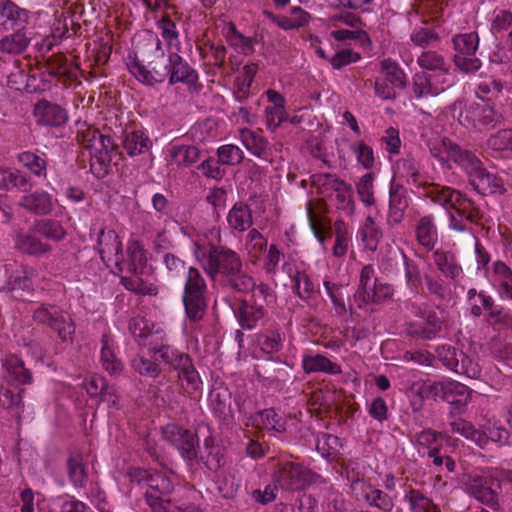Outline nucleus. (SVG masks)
Listing matches in <instances>:
<instances>
[{
  "instance_id": "51",
  "label": "nucleus",
  "mask_w": 512,
  "mask_h": 512,
  "mask_svg": "<svg viewBox=\"0 0 512 512\" xmlns=\"http://www.w3.org/2000/svg\"><path fill=\"white\" fill-rule=\"evenodd\" d=\"M23 392L24 389H20L16 393L10 389H5L0 394V405L5 409L11 410L17 418H20V415L24 410V404L22 401Z\"/></svg>"
},
{
  "instance_id": "50",
  "label": "nucleus",
  "mask_w": 512,
  "mask_h": 512,
  "mask_svg": "<svg viewBox=\"0 0 512 512\" xmlns=\"http://www.w3.org/2000/svg\"><path fill=\"white\" fill-rule=\"evenodd\" d=\"M382 71L385 74L386 81L393 87L403 89L406 87V76L403 70L390 59L381 62Z\"/></svg>"
},
{
  "instance_id": "16",
  "label": "nucleus",
  "mask_w": 512,
  "mask_h": 512,
  "mask_svg": "<svg viewBox=\"0 0 512 512\" xmlns=\"http://www.w3.org/2000/svg\"><path fill=\"white\" fill-rule=\"evenodd\" d=\"M167 79L169 85L183 83L196 92H198L202 87L198 83L197 71L177 53H171V62Z\"/></svg>"
},
{
  "instance_id": "29",
  "label": "nucleus",
  "mask_w": 512,
  "mask_h": 512,
  "mask_svg": "<svg viewBox=\"0 0 512 512\" xmlns=\"http://www.w3.org/2000/svg\"><path fill=\"white\" fill-rule=\"evenodd\" d=\"M235 314L242 329L252 330L263 319L265 310L261 308V303L253 305L247 300H242Z\"/></svg>"
},
{
  "instance_id": "60",
  "label": "nucleus",
  "mask_w": 512,
  "mask_h": 512,
  "mask_svg": "<svg viewBox=\"0 0 512 512\" xmlns=\"http://www.w3.org/2000/svg\"><path fill=\"white\" fill-rule=\"evenodd\" d=\"M365 500L370 506L377 507L384 512H390L394 507L392 498L387 493L378 489L366 493Z\"/></svg>"
},
{
  "instance_id": "21",
  "label": "nucleus",
  "mask_w": 512,
  "mask_h": 512,
  "mask_svg": "<svg viewBox=\"0 0 512 512\" xmlns=\"http://www.w3.org/2000/svg\"><path fill=\"white\" fill-rule=\"evenodd\" d=\"M408 205L406 190L399 185L391 186L386 220L387 225L390 227L399 225L403 221Z\"/></svg>"
},
{
  "instance_id": "33",
  "label": "nucleus",
  "mask_w": 512,
  "mask_h": 512,
  "mask_svg": "<svg viewBox=\"0 0 512 512\" xmlns=\"http://www.w3.org/2000/svg\"><path fill=\"white\" fill-rule=\"evenodd\" d=\"M434 263L441 273L452 280L462 274V267L458 264L455 255L450 251H435L433 253Z\"/></svg>"
},
{
  "instance_id": "56",
  "label": "nucleus",
  "mask_w": 512,
  "mask_h": 512,
  "mask_svg": "<svg viewBox=\"0 0 512 512\" xmlns=\"http://www.w3.org/2000/svg\"><path fill=\"white\" fill-rule=\"evenodd\" d=\"M131 366L135 372L144 377L156 378L161 372V369L155 361L146 359L140 355H137L132 359Z\"/></svg>"
},
{
  "instance_id": "48",
  "label": "nucleus",
  "mask_w": 512,
  "mask_h": 512,
  "mask_svg": "<svg viewBox=\"0 0 512 512\" xmlns=\"http://www.w3.org/2000/svg\"><path fill=\"white\" fill-rule=\"evenodd\" d=\"M418 64L423 69L433 71L434 73H441V75L448 74L449 71L444 58L433 51L422 53L418 58Z\"/></svg>"
},
{
  "instance_id": "49",
  "label": "nucleus",
  "mask_w": 512,
  "mask_h": 512,
  "mask_svg": "<svg viewBox=\"0 0 512 512\" xmlns=\"http://www.w3.org/2000/svg\"><path fill=\"white\" fill-rule=\"evenodd\" d=\"M101 361L104 369L111 374H118L122 370V363L115 356L109 344V336L103 334L101 338Z\"/></svg>"
},
{
  "instance_id": "61",
  "label": "nucleus",
  "mask_w": 512,
  "mask_h": 512,
  "mask_svg": "<svg viewBox=\"0 0 512 512\" xmlns=\"http://www.w3.org/2000/svg\"><path fill=\"white\" fill-rule=\"evenodd\" d=\"M260 417L263 425L267 429H272L278 433H284L286 431V421L272 408L265 409L260 412Z\"/></svg>"
},
{
  "instance_id": "20",
  "label": "nucleus",
  "mask_w": 512,
  "mask_h": 512,
  "mask_svg": "<svg viewBox=\"0 0 512 512\" xmlns=\"http://www.w3.org/2000/svg\"><path fill=\"white\" fill-rule=\"evenodd\" d=\"M422 319V323L409 325L408 335L422 340L434 339L442 330L443 320L436 313L427 311L422 313Z\"/></svg>"
},
{
  "instance_id": "1",
  "label": "nucleus",
  "mask_w": 512,
  "mask_h": 512,
  "mask_svg": "<svg viewBox=\"0 0 512 512\" xmlns=\"http://www.w3.org/2000/svg\"><path fill=\"white\" fill-rule=\"evenodd\" d=\"M195 256L206 275L223 289L236 293H248L255 281L244 269L241 256L225 245L195 243Z\"/></svg>"
},
{
  "instance_id": "64",
  "label": "nucleus",
  "mask_w": 512,
  "mask_h": 512,
  "mask_svg": "<svg viewBox=\"0 0 512 512\" xmlns=\"http://www.w3.org/2000/svg\"><path fill=\"white\" fill-rule=\"evenodd\" d=\"M286 117L284 105H271L265 109L266 125L271 131H275Z\"/></svg>"
},
{
  "instance_id": "17",
  "label": "nucleus",
  "mask_w": 512,
  "mask_h": 512,
  "mask_svg": "<svg viewBox=\"0 0 512 512\" xmlns=\"http://www.w3.org/2000/svg\"><path fill=\"white\" fill-rule=\"evenodd\" d=\"M33 283L28 273L20 268L13 271L0 287V292L16 300L25 301L32 294Z\"/></svg>"
},
{
  "instance_id": "55",
  "label": "nucleus",
  "mask_w": 512,
  "mask_h": 512,
  "mask_svg": "<svg viewBox=\"0 0 512 512\" xmlns=\"http://www.w3.org/2000/svg\"><path fill=\"white\" fill-rule=\"evenodd\" d=\"M340 446V439L337 436L328 433H320L317 436L316 449L324 457L336 455Z\"/></svg>"
},
{
  "instance_id": "15",
  "label": "nucleus",
  "mask_w": 512,
  "mask_h": 512,
  "mask_svg": "<svg viewBox=\"0 0 512 512\" xmlns=\"http://www.w3.org/2000/svg\"><path fill=\"white\" fill-rule=\"evenodd\" d=\"M33 115L38 125L55 128L63 127L69 119L64 107L46 99H41L34 104Z\"/></svg>"
},
{
  "instance_id": "14",
  "label": "nucleus",
  "mask_w": 512,
  "mask_h": 512,
  "mask_svg": "<svg viewBox=\"0 0 512 512\" xmlns=\"http://www.w3.org/2000/svg\"><path fill=\"white\" fill-rule=\"evenodd\" d=\"M97 244L101 260L106 266L114 264L120 271H123V266L126 263L122 252V243L117 233L114 230L102 229L99 232Z\"/></svg>"
},
{
  "instance_id": "39",
  "label": "nucleus",
  "mask_w": 512,
  "mask_h": 512,
  "mask_svg": "<svg viewBox=\"0 0 512 512\" xmlns=\"http://www.w3.org/2000/svg\"><path fill=\"white\" fill-rule=\"evenodd\" d=\"M469 490L471 495L482 504L490 507H494L498 504L497 493L491 485L488 484L486 479L481 477L474 479Z\"/></svg>"
},
{
  "instance_id": "8",
  "label": "nucleus",
  "mask_w": 512,
  "mask_h": 512,
  "mask_svg": "<svg viewBox=\"0 0 512 512\" xmlns=\"http://www.w3.org/2000/svg\"><path fill=\"white\" fill-rule=\"evenodd\" d=\"M33 319L39 324H44L57 332L63 342H73L75 324L68 313L61 308L43 304L33 313Z\"/></svg>"
},
{
  "instance_id": "63",
  "label": "nucleus",
  "mask_w": 512,
  "mask_h": 512,
  "mask_svg": "<svg viewBox=\"0 0 512 512\" xmlns=\"http://www.w3.org/2000/svg\"><path fill=\"white\" fill-rule=\"evenodd\" d=\"M351 186L346 184L344 181L336 190V198L338 200V209L344 210L348 214L354 212V201L352 198Z\"/></svg>"
},
{
  "instance_id": "23",
  "label": "nucleus",
  "mask_w": 512,
  "mask_h": 512,
  "mask_svg": "<svg viewBox=\"0 0 512 512\" xmlns=\"http://www.w3.org/2000/svg\"><path fill=\"white\" fill-rule=\"evenodd\" d=\"M28 11L10 0L0 1V27L8 30L24 28L28 21Z\"/></svg>"
},
{
  "instance_id": "42",
  "label": "nucleus",
  "mask_w": 512,
  "mask_h": 512,
  "mask_svg": "<svg viewBox=\"0 0 512 512\" xmlns=\"http://www.w3.org/2000/svg\"><path fill=\"white\" fill-rule=\"evenodd\" d=\"M151 145V140L142 131L130 132L126 134L123 140V147L130 156H136L147 152Z\"/></svg>"
},
{
  "instance_id": "31",
  "label": "nucleus",
  "mask_w": 512,
  "mask_h": 512,
  "mask_svg": "<svg viewBox=\"0 0 512 512\" xmlns=\"http://www.w3.org/2000/svg\"><path fill=\"white\" fill-rule=\"evenodd\" d=\"M48 73L59 79L76 80L79 68L71 62H68L63 55H53L47 62Z\"/></svg>"
},
{
  "instance_id": "9",
  "label": "nucleus",
  "mask_w": 512,
  "mask_h": 512,
  "mask_svg": "<svg viewBox=\"0 0 512 512\" xmlns=\"http://www.w3.org/2000/svg\"><path fill=\"white\" fill-rule=\"evenodd\" d=\"M145 492V500L152 512H170L171 501L167 498L174 490L171 478L161 471H151Z\"/></svg>"
},
{
  "instance_id": "24",
  "label": "nucleus",
  "mask_w": 512,
  "mask_h": 512,
  "mask_svg": "<svg viewBox=\"0 0 512 512\" xmlns=\"http://www.w3.org/2000/svg\"><path fill=\"white\" fill-rule=\"evenodd\" d=\"M306 211L310 227L315 237L321 244H324L327 238H331L332 227L330 220L325 217L321 211V203H318L317 207H315L312 202H308Z\"/></svg>"
},
{
  "instance_id": "47",
  "label": "nucleus",
  "mask_w": 512,
  "mask_h": 512,
  "mask_svg": "<svg viewBox=\"0 0 512 512\" xmlns=\"http://www.w3.org/2000/svg\"><path fill=\"white\" fill-rule=\"evenodd\" d=\"M413 91L415 96L420 98L428 94L437 95L440 91H444V88L435 85L432 75L421 72L413 77Z\"/></svg>"
},
{
  "instance_id": "25",
  "label": "nucleus",
  "mask_w": 512,
  "mask_h": 512,
  "mask_svg": "<svg viewBox=\"0 0 512 512\" xmlns=\"http://www.w3.org/2000/svg\"><path fill=\"white\" fill-rule=\"evenodd\" d=\"M129 330L139 345L148 347L152 351V347L158 346L156 339L158 331H153V325L144 317H134L129 323Z\"/></svg>"
},
{
  "instance_id": "32",
  "label": "nucleus",
  "mask_w": 512,
  "mask_h": 512,
  "mask_svg": "<svg viewBox=\"0 0 512 512\" xmlns=\"http://www.w3.org/2000/svg\"><path fill=\"white\" fill-rule=\"evenodd\" d=\"M4 366L9 381L17 384H30L32 382V372L25 366L23 360L16 355L8 357Z\"/></svg>"
},
{
  "instance_id": "27",
  "label": "nucleus",
  "mask_w": 512,
  "mask_h": 512,
  "mask_svg": "<svg viewBox=\"0 0 512 512\" xmlns=\"http://www.w3.org/2000/svg\"><path fill=\"white\" fill-rule=\"evenodd\" d=\"M227 223L232 230L244 232L253 224L252 210L242 201L236 202L227 215Z\"/></svg>"
},
{
  "instance_id": "30",
  "label": "nucleus",
  "mask_w": 512,
  "mask_h": 512,
  "mask_svg": "<svg viewBox=\"0 0 512 512\" xmlns=\"http://www.w3.org/2000/svg\"><path fill=\"white\" fill-rule=\"evenodd\" d=\"M444 145L448 149V157H450V159H452L456 164L464 168L468 175H470V172H473L482 164L474 153L461 148L457 143L446 142Z\"/></svg>"
},
{
  "instance_id": "4",
  "label": "nucleus",
  "mask_w": 512,
  "mask_h": 512,
  "mask_svg": "<svg viewBox=\"0 0 512 512\" xmlns=\"http://www.w3.org/2000/svg\"><path fill=\"white\" fill-rule=\"evenodd\" d=\"M152 351L170 368L178 371V379L185 393L192 395L201 390L202 381L189 354L168 345L154 346Z\"/></svg>"
},
{
  "instance_id": "2",
  "label": "nucleus",
  "mask_w": 512,
  "mask_h": 512,
  "mask_svg": "<svg viewBox=\"0 0 512 512\" xmlns=\"http://www.w3.org/2000/svg\"><path fill=\"white\" fill-rule=\"evenodd\" d=\"M171 53L166 54L159 38L154 37L147 44V53L142 60L134 58L127 66L130 72L142 83L154 85L163 83L169 75Z\"/></svg>"
},
{
  "instance_id": "62",
  "label": "nucleus",
  "mask_w": 512,
  "mask_h": 512,
  "mask_svg": "<svg viewBox=\"0 0 512 512\" xmlns=\"http://www.w3.org/2000/svg\"><path fill=\"white\" fill-rule=\"evenodd\" d=\"M293 282V289L300 298L308 299L311 296L314 286L305 272L296 271Z\"/></svg>"
},
{
  "instance_id": "5",
  "label": "nucleus",
  "mask_w": 512,
  "mask_h": 512,
  "mask_svg": "<svg viewBox=\"0 0 512 512\" xmlns=\"http://www.w3.org/2000/svg\"><path fill=\"white\" fill-rule=\"evenodd\" d=\"M152 351L170 368L178 371V379L185 393L192 395L201 390L202 381L189 354L168 345L154 346Z\"/></svg>"
},
{
  "instance_id": "18",
  "label": "nucleus",
  "mask_w": 512,
  "mask_h": 512,
  "mask_svg": "<svg viewBox=\"0 0 512 512\" xmlns=\"http://www.w3.org/2000/svg\"><path fill=\"white\" fill-rule=\"evenodd\" d=\"M469 183L482 195L500 193L505 191L503 179L489 172L482 164L473 172H470Z\"/></svg>"
},
{
  "instance_id": "45",
  "label": "nucleus",
  "mask_w": 512,
  "mask_h": 512,
  "mask_svg": "<svg viewBox=\"0 0 512 512\" xmlns=\"http://www.w3.org/2000/svg\"><path fill=\"white\" fill-rule=\"evenodd\" d=\"M303 369L307 373L326 372L329 374H338L340 367L323 355L306 356L303 359Z\"/></svg>"
},
{
  "instance_id": "44",
  "label": "nucleus",
  "mask_w": 512,
  "mask_h": 512,
  "mask_svg": "<svg viewBox=\"0 0 512 512\" xmlns=\"http://www.w3.org/2000/svg\"><path fill=\"white\" fill-rule=\"evenodd\" d=\"M200 150L194 145L173 144L170 156L177 165L191 166L200 157Z\"/></svg>"
},
{
  "instance_id": "58",
  "label": "nucleus",
  "mask_w": 512,
  "mask_h": 512,
  "mask_svg": "<svg viewBox=\"0 0 512 512\" xmlns=\"http://www.w3.org/2000/svg\"><path fill=\"white\" fill-rule=\"evenodd\" d=\"M217 155L221 164L231 166L241 163L244 158L242 150L233 144L219 147L217 150Z\"/></svg>"
},
{
  "instance_id": "28",
  "label": "nucleus",
  "mask_w": 512,
  "mask_h": 512,
  "mask_svg": "<svg viewBox=\"0 0 512 512\" xmlns=\"http://www.w3.org/2000/svg\"><path fill=\"white\" fill-rule=\"evenodd\" d=\"M241 138L244 146L255 156L267 161H271L272 152L269 142L255 131L244 129L241 132Z\"/></svg>"
},
{
  "instance_id": "7",
  "label": "nucleus",
  "mask_w": 512,
  "mask_h": 512,
  "mask_svg": "<svg viewBox=\"0 0 512 512\" xmlns=\"http://www.w3.org/2000/svg\"><path fill=\"white\" fill-rule=\"evenodd\" d=\"M277 485L287 491L303 490L309 485L323 483L322 477L299 463L285 462L273 474Z\"/></svg>"
},
{
  "instance_id": "40",
  "label": "nucleus",
  "mask_w": 512,
  "mask_h": 512,
  "mask_svg": "<svg viewBox=\"0 0 512 512\" xmlns=\"http://www.w3.org/2000/svg\"><path fill=\"white\" fill-rule=\"evenodd\" d=\"M67 473L70 482L75 488H84L87 482V473L79 453H71L67 459Z\"/></svg>"
},
{
  "instance_id": "22",
  "label": "nucleus",
  "mask_w": 512,
  "mask_h": 512,
  "mask_svg": "<svg viewBox=\"0 0 512 512\" xmlns=\"http://www.w3.org/2000/svg\"><path fill=\"white\" fill-rule=\"evenodd\" d=\"M206 468L212 472H217L225 464L224 449L215 444L213 436L205 438L203 448L199 447L198 459Z\"/></svg>"
},
{
  "instance_id": "53",
  "label": "nucleus",
  "mask_w": 512,
  "mask_h": 512,
  "mask_svg": "<svg viewBox=\"0 0 512 512\" xmlns=\"http://www.w3.org/2000/svg\"><path fill=\"white\" fill-rule=\"evenodd\" d=\"M458 121L466 128L480 129L481 125V108L480 104L473 103L465 107L460 112Z\"/></svg>"
},
{
  "instance_id": "34",
  "label": "nucleus",
  "mask_w": 512,
  "mask_h": 512,
  "mask_svg": "<svg viewBox=\"0 0 512 512\" xmlns=\"http://www.w3.org/2000/svg\"><path fill=\"white\" fill-rule=\"evenodd\" d=\"M416 237L420 245L433 250L438 239L436 226L432 216H423L416 225Z\"/></svg>"
},
{
  "instance_id": "12",
  "label": "nucleus",
  "mask_w": 512,
  "mask_h": 512,
  "mask_svg": "<svg viewBox=\"0 0 512 512\" xmlns=\"http://www.w3.org/2000/svg\"><path fill=\"white\" fill-rule=\"evenodd\" d=\"M423 390L427 397L441 399L461 410L471 398L470 389L457 381H438L428 384Z\"/></svg>"
},
{
  "instance_id": "46",
  "label": "nucleus",
  "mask_w": 512,
  "mask_h": 512,
  "mask_svg": "<svg viewBox=\"0 0 512 512\" xmlns=\"http://www.w3.org/2000/svg\"><path fill=\"white\" fill-rule=\"evenodd\" d=\"M311 184L322 195H330L332 192L342 185L343 180L331 173H316L310 177Z\"/></svg>"
},
{
  "instance_id": "41",
  "label": "nucleus",
  "mask_w": 512,
  "mask_h": 512,
  "mask_svg": "<svg viewBox=\"0 0 512 512\" xmlns=\"http://www.w3.org/2000/svg\"><path fill=\"white\" fill-rule=\"evenodd\" d=\"M359 233L365 248L370 251H376L383 237V232L382 229L375 223L373 217H366Z\"/></svg>"
},
{
  "instance_id": "36",
  "label": "nucleus",
  "mask_w": 512,
  "mask_h": 512,
  "mask_svg": "<svg viewBox=\"0 0 512 512\" xmlns=\"http://www.w3.org/2000/svg\"><path fill=\"white\" fill-rule=\"evenodd\" d=\"M12 188L27 192L31 188V184L20 171L0 167V189L10 190Z\"/></svg>"
},
{
  "instance_id": "11",
  "label": "nucleus",
  "mask_w": 512,
  "mask_h": 512,
  "mask_svg": "<svg viewBox=\"0 0 512 512\" xmlns=\"http://www.w3.org/2000/svg\"><path fill=\"white\" fill-rule=\"evenodd\" d=\"M162 435L185 461L193 462L198 459L199 440L196 433L177 424H167L162 428Z\"/></svg>"
},
{
  "instance_id": "43",
  "label": "nucleus",
  "mask_w": 512,
  "mask_h": 512,
  "mask_svg": "<svg viewBox=\"0 0 512 512\" xmlns=\"http://www.w3.org/2000/svg\"><path fill=\"white\" fill-rule=\"evenodd\" d=\"M32 231L56 242L63 240L66 236V230L62 224L53 219L37 220Z\"/></svg>"
},
{
  "instance_id": "37",
  "label": "nucleus",
  "mask_w": 512,
  "mask_h": 512,
  "mask_svg": "<svg viewBox=\"0 0 512 512\" xmlns=\"http://www.w3.org/2000/svg\"><path fill=\"white\" fill-rule=\"evenodd\" d=\"M29 44V38L24 28H18L14 33L3 37L0 40V52L7 54H20Z\"/></svg>"
},
{
  "instance_id": "35",
  "label": "nucleus",
  "mask_w": 512,
  "mask_h": 512,
  "mask_svg": "<svg viewBox=\"0 0 512 512\" xmlns=\"http://www.w3.org/2000/svg\"><path fill=\"white\" fill-rule=\"evenodd\" d=\"M15 247L28 255L38 256L51 251V246L43 243L39 238L30 233H18L15 239Z\"/></svg>"
},
{
  "instance_id": "54",
  "label": "nucleus",
  "mask_w": 512,
  "mask_h": 512,
  "mask_svg": "<svg viewBox=\"0 0 512 512\" xmlns=\"http://www.w3.org/2000/svg\"><path fill=\"white\" fill-rule=\"evenodd\" d=\"M18 160L23 164V166L27 167L36 176L46 175L47 162L44 158L32 152L26 151L18 155Z\"/></svg>"
},
{
  "instance_id": "13",
  "label": "nucleus",
  "mask_w": 512,
  "mask_h": 512,
  "mask_svg": "<svg viewBox=\"0 0 512 512\" xmlns=\"http://www.w3.org/2000/svg\"><path fill=\"white\" fill-rule=\"evenodd\" d=\"M479 38L477 33L456 35L453 38L456 54L455 65L463 72L474 73L481 67V61L475 57Z\"/></svg>"
},
{
  "instance_id": "26",
  "label": "nucleus",
  "mask_w": 512,
  "mask_h": 512,
  "mask_svg": "<svg viewBox=\"0 0 512 512\" xmlns=\"http://www.w3.org/2000/svg\"><path fill=\"white\" fill-rule=\"evenodd\" d=\"M432 200L444 207L455 209L461 217L465 216L470 222L474 221L472 213L466 214L464 209L457 208V205H463L465 201H468L459 191L450 187H443L433 193Z\"/></svg>"
},
{
  "instance_id": "38",
  "label": "nucleus",
  "mask_w": 512,
  "mask_h": 512,
  "mask_svg": "<svg viewBox=\"0 0 512 512\" xmlns=\"http://www.w3.org/2000/svg\"><path fill=\"white\" fill-rule=\"evenodd\" d=\"M128 263L127 270L133 275L142 274L147 264L146 251L142 248L139 241L129 242L127 247Z\"/></svg>"
},
{
  "instance_id": "19",
  "label": "nucleus",
  "mask_w": 512,
  "mask_h": 512,
  "mask_svg": "<svg viewBox=\"0 0 512 512\" xmlns=\"http://www.w3.org/2000/svg\"><path fill=\"white\" fill-rule=\"evenodd\" d=\"M25 193L20 198L18 205L27 212L37 216H46L54 210V199L50 193L44 190Z\"/></svg>"
},
{
  "instance_id": "10",
  "label": "nucleus",
  "mask_w": 512,
  "mask_h": 512,
  "mask_svg": "<svg viewBox=\"0 0 512 512\" xmlns=\"http://www.w3.org/2000/svg\"><path fill=\"white\" fill-rule=\"evenodd\" d=\"M436 354L447 369L470 379L481 377V366L463 351L450 345H442L436 349Z\"/></svg>"
},
{
  "instance_id": "59",
  "label": "nucleus",
  "mask_w": 512,
  "mask_h": 512,
  "mask_svg": "<svg viewBox=\"0 0 512 512\" xmlns=\"http://www.w3.org/2000/svg\"><path fill=\"white\" fill-rule=\"evenodd\" d=\"M257 343L261 350L267 354L276 353L282 348V338L280 333L277 331H272L269 334H258Z\"/></svg>"
},
{
  "instance_id": "52",
  "label": "nucleus",
  "mask_w": 512,
  "mask_h": 512,
  "mask_svg": "<svg viewBox=\"0 0 512 512\" xmlns=\"http://www.w3.org/2000/svg\"><path fill=\"white\" fill-rule=\"evenodd\" d=\"M246 250L248 255L253 259H258L267 250V240L257 229H251L249 231Z\"/></svg>"
},
{
  "instance_id": "57",
  "label": "nucleus",
  "mask_w": 512,
  "mask_h": 512,
  "mask_svg": "<svg viewBox=\"0 0 512 512\" xmlns=\"http://www.w3.org/2000/svg\"><path fill=\"white\" fill-rule=\"evenodd\" d=\"M487 146L494 151H512V129H502L490 135Z\"/></svg>"
},
{
  "instance_id": "3",
  "label": "nucleus",
  "mask_w": 512,
  "mask_h": 512,
  "mask_svg": "<svg viewBox=\"0 0 512 512\" xmlns=\"http://www.w3.org/2000/svg\"><path fill=\"white\" fill-rule=\"evenodd\" d=\"M82 142L90 152V170L102 179L109 173L110 163L118 155V146L109 135L102 134L94 128L87 129L82 136Z\"/></svg>"
},
{
  "instance_id": "6",
  "label": "nucleus",
  "mask_w": 512,
  "mask_h": 512,
  "mask_svg": "<svg viewBox=\"0 0 512 512\" xmlns=\"http://www.w3.org/2000/svg\"><path fill=\"white\" fill-rule=\"evenodd\" d=\"M206 282L198 269L190 267L184 286L183 304L187 317L192 321H199L203 318L206 309Z\"/></svg>"
}]
</instances>
